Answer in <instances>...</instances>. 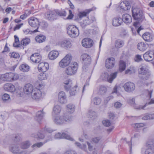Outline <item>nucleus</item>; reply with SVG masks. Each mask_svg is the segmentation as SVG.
I'll return each mask as SVG.
<instances>
[{
    "instance_id": "1",
    "label": "nucleus",
    "mask_w": 154,
    "mask_h": 154,
    "mask_svg": "<svg viewBox=\"0 0 154 154\" xmlns=\"http://www.w3.org/2000/svg\"><path fill=\"white\" fill-rule=\"evenodd\" d=\"M72 120V116L66 114L61 116H54L53 121L57 125H61L67 122H69Z\"/></svg>"
},
{
    "instance_id": "2",
    "label": "nucleus",
    "mask_w": 154,
    "mask_h": 154,
    "mask_svg": "<svg viewBox=\"0 0 154 154\" xmlns=\"http://www.w3.org/2000/svg\"><path fill=\"white\" fill-rule=\"evenodd\" d=\"M146 67L147 66L145 67L142 64L139 66L138 70L140 77L144 80H148L151 75L150 71Z\"/></svg>"
},
{
    "instance_id": "3",
    "label": "nucleus",
    "mask_w": 154,
    "mask_h": 154,
    "mask_svg": "<svg viewBox=\"0 0 154 154\" xmlns=\"http://www.w3.org/2000/svg\"><path fill=\"white\" fill-rule=\"evenodd\" d=\"M78 63L75 61L70 63L65 70L66 73L68 75H72L75 74L78 68Z\"/></svg>"
},
{
    "instance_id": "4",
    "label": "nucleus",
    "mask_w": 154,
    "mask_h": 154,
    "mask_svg": "<svg viewBox=\"0 0 154 154\" xmlns=\"http://www.w3.org/2000/svg\"><path fill=\"white\" fill-rule=\"evenodd\" d=\"M67 33L71 38H74L79 35V31L78 28L75 25H70L67 28Z\"/></svg>"
},
{
    "instance_id": "5",
    "label": "nucleus",
    "mask_w": 154,
    "mask_h": 154,
    "mask_svg": "<svg viewBox=\"0 0 154 154\" xmlns=\"http://www.w3.org/2000/svg\"><path fill=\"white\" fill-rule=\"evenodd\" d=\"M117 73V72H115L111 73L110 75H109L108 72H105L101 74L100 78L103 81H107L111 83L116 78Z\"/></svg>"
},
{
    "instance_id": "6",
    "label": "nucleus",
    "mask_w": 154,
    "mask_h": 154,
    "mask_svg": "<svg viewBox=\"0 0 154 154\" xmlns=\"http://www.w3.org/2000/svg\"><path fill=\"white\" fill-rule=\"evenodd\" d=\"M28 22L30 26L33 28H36V29L32 31L33 33L38 32V30L40 24L38 19L35 17H31L28 19Z\"/></svg>"
},
{
    "instance_id": "7",
    "label": "nucleus",
    "mask_w": 154,
    "mask_h": 154,
    "mask_svg": "<svg viewBox=\"0 0 154 154\" xmlns=\"http://www.w3.org/2000/svg\"><path fill=\"white\" fill-rule=\"evenodd\" d=\"M135 26L140 24L144 19V16L142 11L139 8H135Z\"/></svg>"
},
{
    "instance_id": "8",
    "label": "nucleus",
    "mask_w": 154,
    "mask_h": 154,
    "mask_svg": "<svg viewBox=\"0 0 154 154\" xmlns=\"http://www.w3.org/2000/svg\"><path fill=\"white\" fill-rule=\"evenodd\" d=\"M133 2L132 0H125L121 2L119 5L120 9L124 11L129 10Z\"/></svg>"
},
{
    "instance_id": "9",
    "label": "nucleus",
    "mask_w": 154,
    "mask_h": 154,
    "mask_svg": "<svg viewBox=\"0 0 154 154\" xmlns=\"http://www.w3.org/2000/svg\"><path fill=\"white\" fill-rule=\"evenodd\" d=\"M45 17L49 20L53 21L57 18V15L56 14V10L49 11L47 12Z\"/></svg>"
},
{
    "instance_id": "10",
    "label": "nucleus",
    "mask_w": 154,
    "mask_h": 154,
    "mask_svg": "<svg viewBox=\"0 0 154 154\" xmlns=\"http://www.w3.org/2000/svg\"><path fill=\"white\" fill-rule=\"evenodd\" d=\"M67 131L62 132L61 134L60 133H58L55 135L54 138L55 139H63L65 138L70 140L73 141V139L70 136L67 134Z\"/></svg>"
},
{
    "instance_id": "11",
    "label": "nucleus",
    "mask_w": 154,
    "mask_h": 154,
    "mask_svg": "<svg viewBox=\"0 0 154 154\" xmlns=\"http://www.w3.org/2000/svg\"><path fill=\"white\" fill-rule=\"evenodd\" d=\"M24 93L27 95H31L34 90L33 86L31 84L28 83L26 84L23 88Z\"/></svg>"
},
{
    "instance_id": "12",
    "label": "nucleus",
    "mask_w": 154,
    "mask_h": 154,
    "mask_svg": "<svg viewBox=\"0 0 154 154\" xmlns=\"http://www.w3.org/2000/svg\"><path fill=\"white\" fill-rule=\"evenodd\" d=\"M82 45L85 48H90L93 45V40L89 38H84L82 42Z\"/></svg>"
},
{
    "instance_id": "13",
    "label": "nucleus",
    "mask_w": 154,
    "mask_h": 154,
    "mask_svg": "<svg viewBox=\"0 0 154 154\" xmlns=\"http://www.w3.org/2000/svg\"><path fill=\"white\" fill-rule=\"evenodd\" d=\"M134 84L133 83L128 82L125 83L123 86L125 91L130 92L133 91L134 90Z\"/></svg>"
},
{
    "instance_id": "14",
    "label": "nucleus",
    "mask_w": 154,
    "mask_h": 154,
    "mask_svg": "<svg viewBox=\"0 0 154 154\" xmlns=\"http://www.w3.org/2000/svg\"><path fill=\"white\" fill-rule=\"evenodd\" d=\"M49 68L48 63L45 62H41L39 64L38 66V69L39 71L44 72L47 70Z\"/></svg>"
},
{
    "instance_id": "15",
    "label": "nucleus",
    "mask_w": 154,
    "mask_h": 154,
    "mask_svg": "<svg viewBox=\"0 0 154 154\" xmlns=\"http://www.w3.org/2000/svg\"><path fill=\"white\" fill-rule=\"evenodd\" d=\"M31 95L33 99L38 100L41 97L42 92L40 90L37 88H35Z\"/></svg>"
},
{
    "instance_id": "16",
    "label": "nucleus",
    "mask_w": 154,
    "mask_h": 154,
    "mask_svg": "<svg viewBox=\"0 0 154 154\" xmlns=\"http://www.w3.org/2000/svg\"><path fill=\"white\" fill-rule=\"evenodd\" d=\"M115 63V58H107L105 62V66L108 69H111L113 67Z\"/></svg>"
},
{
    "instance_id": "17",
    "label": "nucleus",
    "mask_w": 154,
    "mask_h": 154,
    "mask_svg": "<svg viewBox=\"0 0 154 154\" xmlns=\"http://www.w3.org/2000/svg\"><path fill=\"white\" fill-rule=\"evenodd\" d=\"M71 61L70 58H63L59 62V65L61 67L64 68L69 64Z\"/></svg>"
},
{
    "instance_id": "18",
    "label": "nucleus",
    "mask_w": 154,
    "mask_h": 154,
    "mask_svg": "<svg viewBox=\"0 0 154 154\" xmlns=\"http://www.w3.org/2000/svg\"><path fill=\"white\" fill-rule=\"evenodd\" d=\"M121 19L122 22L126 24H130L132 21L131 16L128 14H123Z\"/></svg>"
},
{
    "instance_id": "19",
    "label": "nucleus",
    "mask_w": 154,
    "mask_h": 154,
    "mask_svg": "<svg viewBox=\"0 0 154 154\" xmlns=\"http://www.w3.org/2000/svg\"><path fill=\"white\" fill-rule=\"evenodd\" d=\"M58 100L61 103H64L67 101L66 96L65 93L63 91H61L58 94Z\"/></svg>"
},
{
    "instance_id": "20",
    "label": "nucleus",
    "mask_w": 154,
    "mask_h": 154,
    "mask_svg": "<svg viewBox=\"0 0 154 154\" xmlns=\"http://www.w3.org/2000/svg\"><path fill=\"white\" fill-rule=\"evenodd\" d=\"M96 8L93 7L91 8L86 9L85 11L80 12L78 14L79 18L81 19L83 17L86 16L87 14H88L90 12L95 10Z\"/></svg>"
},
{
    "instance_id": "21",
    "label": "nucleus",
    "mask_w": 154,
    "mask_h": 154,
    "mask_svg": "<svg viewBox=\"0 0 154 154\" xmlns=\"http://www.w3.org/2000/svg\"><path fill=\"white\" fill-rule=\"evenodd\" d=\"M5 90L11 92H13L15 90V88L14 85L11 83H7L4 85Z\"/></svg>"
},
{
    "instance_id": "22",
    "label": "nucleus",
    "mask_w": 154,
    "mask_h": 154,
    "mask_svg": "<svg viewBox=\"0 0 154 154\" xmlns=\"http://www.w3.org/2000/svg\"><path fill=\"white\" fill-rule=\"evenodd\" d=\"M153 36L150 33L146 32L144 33L142 35V38L146 41L150 42L153 39Z\"/></svg>"
},
{
    "instance_id": "23",
    "label": "nucleus",
    "mask_w": 154,
    "mask_h": 154,
    "mask_svg": "<svg viewBox=\"0 0 154 154\" xmlns=\"http://www.w3.org/2000/svg\"><path fill=\"white\" fill-rule=\"evenodd\" d=\"M44 114L45 112H43V109L38 111L35 118V120L38 122L40 123L42 119Z\"/></svg>"
},
{
    "instance_id": "24",
    "label": "nucleus",
    "mask_w": 154,
    "mask_h": 154,
    "mask_svg": "<svg viewBox=\"0 0 154 154\" xmlns=\"http://www.w3.org/2000/svg\"><path fill=\"white\" fill-rule=\"evenodd\" d=\"M60 45L62 47L69 48L71 46L70 42L68 39H64L60 42Z\"/></svg>"
},
{
    "instance_id": "25",
    "label": "nucleus",
    "mask_w": 154,
    "mask_h": 154,
    "mask_svg": "<svg viewBox=\"0 0 154 154\" xmlns=\"http://www.w3.org/2000/svg\"><path fill=\"white\" fill-rule=\"evenodd\" d=\"M122 23V20L120 17H116L114 18L112 21V25L115 26H120Z\"/></svg>"
},
{
    "instance_id": "26",
    "label": "nucleus",
    "mask_w": 154,
    "mask_h": 154,
    "mask_svg": "<svg viewBox=\"0 0 154 154\" xmlns=\"http://www.w3.org/2000/svg\"><path fill=\"white\" fill-rule=\"evenodd\" d=\"M11 73H6L2 75L1 76V79L3 81H11L12 75Z\"/></svg>"
},
{
    "instance_id": "27",
    "label": "nucleus",
    "mask_w": 154,
    "mask_h": 154,
    "mask_svg": "<svg viewBox=\"0 0 154 154\" xmlns=\"http://www.w3.org/2000/svg\"><path fill=\"white\" fill-rule=\"evenodd\" d=\"M63 83L65 85L64 87L66 91H68L71 89V87L72 86V81L71 80H67L64 81Z\"/></svg>"
},
{
    "instance_id": "28",
    "label": "nucleus",
    "mask_w": 154,
    "mask_h": 154,
    "mask_svg": "<svg viewBox=\"0 0 154 154\" xmlns=\"http://www.w3.org/2000/svg\"><path fill=\"white\" fill-rule=\"evenodd\" d=\"M51 140V137L50 135H49L48 137V138L46 139L45 140L44 143H42V142H39V143H36L33 144L32 146V148H36L37 147L40 148L45 143L48 142V141H49Z\"/></svg>"
},
{
    "instance_id": "29",
    "label": "nucleus",
    "mask_w": 154,
    "mask_h": 154,
    "mask_svg": "<svg viewBox=\"0 0 154 154\" xmlns=\"http://www.w3.org/2000/svg\"><path fill=\"white\" fill-rule=\"evenodd\" d=\"M31 136L35 138L39 139H43L45 137L42 131H39L37 134H32Z\"/></svg>"
},
{
    "instance_id": "30",
    "label": "nucleus",
    "mask_w": 154,
    "mask_h": 154,
    "mask_svg": "<svg viewBox=\"0 0 154 154\" xmlns=\"http://www.w3.org/2000/svg\"><path fill=\"white\" fill-rule=\"evenodd\" d=\"M147 45L144 42H141L139 43L137 46V48L140 51H144L147 49Z\"/></svg>"
},
{
    "instance_id": "31",
    "label": "nucleus",
    "mask_w": 154,
    "mask_h": 154,
    "mask_svg": "<svg viewBox=\"0 0 154 154\" xmlns=\"http://www.w3.org/2000/svg\"><path fill=\"white\" fill-rule=\"evenodd\" d=\"M82 60L83 69H85L86 67L91 63V58H82Z\"/></svg>"
},
{
    "instance_id": "32",
    "label": "nucleus",
    "mask_w": 154,
    "mask_h": 154,
    "mask_svg": "<svg viewBox=\"0 0 154 154\" xmlns=\"http://www.w3.org/2000/svg\"><path fill=\"white\" fill-rule=\"evenodd\" d=\"M31 145L30 142L27 140L22 142L20 144V146L22 149H25L28 148Z\"/></svg>"
},
{
    "instance_id": "33",
    "label": "nucleus",
    "mask_w": 154,
    "mask_h": 154,
    "mask_svg": "<svg viewBox=\"0 0 154 154\" xmlns=\"http://www.w3.org/2000/svg\"><path fill=\"white\" fill-rule=\"evenodd\" d=\"M101 99L100 98L96 97L91 100V103L94 105H98L101 103Z\"/></svg>"
},
{
    "instance_id": "34",
    "label": "nucleus",
    "mask_w": 154,
    "mask_h": 154,
    "mask_svg": "<svg viewBox=\"0 0 154 154\" xmlns=\"http://www.w3.org/2000/svg\"><path fill=\"white\" fill-rule=\"evenodd\" d=\"M19 69L22 72H27L29 70V66L26 64H23L20 66Z\"/></svg>"
},
{
    "instance_id": "35",
    "label": "nucleus",
    "mask_w": 154,
    "mask_h": 154,
    "mask_svg": "<svg viewBox=\"0 0 154 154\" xmlns=\"http://www.w3.org/2000/svg\"><path fill=\"white\" fill-rule=\"evenodd\" d=\"M119 70L120 72H122L125 69L126 66V63L122 60H121L119 62Z\"/></svg>"
},
{
    "instance_id": "36",
    "label": "nucleus",
    "mask_w": 154,
    "mask_h": 154,
    "mask_svg": "<svg viewBox=\"0 0 154 154\" xmlns=\"http://www.w3.org/2000/svg\"><path fill=\"white\" fill-rule=\"evenodd\" d=\"M61 110V108L59 105H56L54 106L53 108V112H52V115L54 116L55 115L59 114Z\"/></svg>"
},
{
    "instance_id": "37",
    "label": "nucleus",
    "mask_w": 154,
    "mask_h": 154,
    "mask_svg": "<svg viewBox=\"0 0 154 154\" xmlns=\"http://www.w3.org/2000/svg\"><path fill=\"white\" fill-rule=\"evenodd\" d=\"M45 39V36L42 35H37L35 38L36 42L38 43H41L44 42Z\"/></svg>"
},
{
    "instance_id": "38",
    "label": "nucleus",
    "mask_w": 154,
    "mask_h": 154,
    "mask_svg": "<svg viewBox=\"0 0 154 154\" xmlns=\"http://www.w3.org/2000/svg\"><path fill=\"white\" fill-rule=\"evenodd\" d=\"M91 23V22L88 18L87 19L83 20L80 23V25L82 28H85L86 26L90 25Z\"/></svg>"
},
{
    "instance_id": "39",
    "label": "nucleus",
    "mask_w": 154,
    "mask_h": 154,
    "mask_svg": "<svg viewBox=\"0 0 154 154\" xmlns=\"http://www.w3.org/2000/svg\"><path fill=\"white\" fill-rule=\"evenodd\" d=\"M75 106L74 105L71 104H68L66 106V111L70 113H73L75 110Z\"/></svg>"
},
{
    "instance_id": "40",
    "label": "nucleus",
    "mask_w": 154,
    "mask_h": 154,
    "mask_svg": "<svg viewBox=\"0 0 154 154\" xmlns=\"http://www.w3.org/2000/svg\"><path fill=\"white\" fill-rule=\"evenodd\" d=\"M124 44L123 41L120 39L116 40L115 42V46L116 48H120L122 47Z\"/></svg>"
},
{
    "instance_id": "41",
    "label": "nucleus",
    "mask_w": 154,
    "mask_h": 154,
    "mask_svg": "<svg viewBox=\"0 0 154 154\" xmlns=\"http://www.w3.org/2000/svg\"><path fill=\"white\" fill-rule=\"evenodd\" d=\"M19 150V147L17 145L13 146L10 149V151L14 153H18L20 151Z\"/></svg>"
},
{
    "instance_id": "42",
    "label": "nucleus",
    "mask_w": 154,
    "mask_h": 154,
    "mask_svg": "<svg viewBox=\"0 0 154 154\" xmlns=\"http://www.w3.org/2000/svg\"><path fill=\"white\" fill-rule=\"evenodd\" d=\"M59 53L57 51H51L48 54L49 58H57Z\"/></svg>"
},
{
    "instance_id": "43",
    "label": "nucleus",
    "mask_w": 154,
    "mask_h": 154,
    "mask_svg": "<svg viewBox=\"0 0 154 154\" xmlns=\"http://www.w3.org/2000/svg\"><path fill=\"white\" fill-rule=\"evenodd\" d=\"M92 140L95 143H97L100 142H104L102 137L101 136L94 137L92 139Z\"/></svg>"
},
{
    "instance_id": "44",
    "label": "nucleus",
    "mask_w": 154,
    "mask_h": 154,
    "mask_svg": "<svg viewBox=\"0 0 154 154\" xmlns=\"http://www.w3.org/2000/svg\"><path fill=\"white\" fill-rule=\"evenodd\" d=\"M56 14L57 15V18L59 16L65 17L66 16V13L65 11H60L58 10H56Z\"/></svg>"
},
{
    "instance_id": "45",
    "label": "nucleus",
    "mask_w": 154,
    "mask_h": 154,
    "mask_svg": "<svg viewBox=\"0 0 154 154\" xmlns=\"http://www.w3.org/2000/svg\"><path fill=\"white\" fill-rule=\"evenodd\" d=\"M70 91L69 92L70 94V95L73 96L75 95L77 93V86L76 85L74 86V87L71 89Z\"/></svg>"
},
{
    "instance_id": "46",
    "label": "nucleus",
    "mask_w": 154,
    "mask_h": 154,
    "mask_svg": "<svg viewBox=\"0 0 154 154\" xmlns=\"http://www.w3.org/2000/svg\"><path fill=\"white\" fill-rule=\"evenodd\" d=\"M30 39L28 38L23 39L21 42V43L23 45H26L30 42Z\"/></svg>"
},
{
    "instance_id": "47",
    "label": "nucleus",
    "mask_w": 154,
    "mask_h": 154,
    "mask_svg": "<svg viewBox=\"0 0 154 154\" xmlns=\"http://www.w3.org/2000/svg\"><path fill=\"white\" fill-rule=\"evenodd\" d=\"M146 144L148 147H154V140L153 139L149 140L147 142Z\"/></svg>"
},
{
    "instance_id": "48",
    "label": "nucleus",
    "mask_w": 154,
    "mask_h": 154,
    "mask_svg": "<svg viewBox=\"0 0 154 154\" xmlns=\"http://www.w3.org/2000/svg\"><path fill=\"white\" fill-rule=\"evenodd\" d=\"M10 99V97L9 94H4L2 96V99L4 102H6Z\"/></svg>"
},
{
    "instance_id": "49",
    "label": "nucleus",
    "mask_w": 154,
    "mask_h": 154,
    "mask_svg": "<svg viewBox=\"0 0 154 154\" xmlns=\"http://www.w3.org/2000/svg\"><path fill=\"white\" fill-rule=\"evenodd\" d=\"M106 91V88L104 86H101L100 88L99 91V93L100 94H103L105 93Z\"/></svg>"
},
{
    "instance_id": "50",
    "label": "nucleus",
    "mask_w": 154,
    "mask_h": 154,
    "mask_svg": "<svg viewBox=\"0 0 154 154\" xmlns=\"http://www.w3.org/2000/svg\"><path fill=\"white\" fill-rule=\"evenodd\" d=\"M153 118V115L152 114H146L144 116L142 119L143 120H146L152 119Z\"/></svg>"
},
{
    "instance_id": "51",
    "label": "nucleus",
    "mask_w": 154,
    "mask_h": 154,
    "mask_svg": "<svg viewBox=\"0 0 154 154\" xmlns=\"http://www.w3.org/2000/svg\"><path fill=\"white\" fill-rule=\"evenodd\" d=\"M38 78L39 80H42L47 79L46 74L44 72L38 75Z\"/></svg>"
},
{
    "instance_id": "52",
    "label": "nucleus",
    "mask_w": 154,
    "mask_h": 154,
    "mask_svg": "<svg viewBox=\"0 0 154 154\" xmlns=\"http://www.w3.org/2000/svg\"><path fill=\"white\" fill-rule=\"evenodd\" d=\"M9 55L11 58H19L20 57L19 54L15 52L10 53Z\"/></svg>"
},
{
    "instance_id": "53",
    "label": "nucleus",
    "mask_w": 154,
    "mask_h": 154,
    "mask_svg": "<svg viewBox=\"0 0 154 154\" xmlns=\"http://www.w3.org/2000/svg\"><path fill=\"white\" fill-rule=\"evenodd\" d=\"M145 91L146 94L147 96L149 97V99H150L151 97L152 90H149L148 89H146Z\"/></svg>"
},
{
    "instance_id": "54",
    "label": "nucleus",
    "mask_w": 154,
    "mask_h": 154,
    "mask_svg": "<svg viewBox=\"0 0 154 154\" xmlns=\"http://www.w3.org/2000/svg\"><path fill=\"white\" fill-rule=\"evenodd\" d=\"M11 75H12L11 81L16 80L19 78L18 75L17 74L11 72Z\"/></svg>"
},
{
    "instance_id": "55",
    "label": "nucleus",
    "mask_w": 154,
    "mask_h": 154,
    "mask_svg": "<svg viewBox=\"0 0 154 154\" xmlns=\"http://www.w3.org/2000/svg\"><path fill=\"white\" fill-rule=\"evenodd\" d=\"M145 154H154V148L147 149L145 151Z\"/></svg>"
},
{
    "instance_id": "56",
    "label": "nucleus",
    "mask_w": 154,
    "mask_h": 154,
    "mask_svg": "<svg viewBox=\"0 0 154 154\" xmlns=\"http://www.w3.org/2000/svg\"><path fill=\"white\" fill-rule=\"evenodd\" d=\"M103 124L106 127H108L110 125L111 123L108 120H104L102 121Z\"/></svg>"
},
{
    "instance_id": "57",
    "label": "nucleus",
    "mask_w": 154,
    "mask_h": 154,
    "mask_svg": "<svg viewBox=\"0 0 154 154\" xmlns=\"http://www.w3.org/2000/svg\"><path fill=\"white\" fill-rule=\"evenodd\" d=\"M144 125L143 123H135V131L137 130V128H139V130H140V128L143 127Z\"/></svg>"
},
{
    "instance_id": "58",
    "label": "nucleus",
    "mask_w": 154,
    "mask_h": 154,
    "mask_svg": "<svg viewBox=\"0 0 154 154\" xmlns=\"http://www.w3.org/2000/svg\"><path fill=\"white\" fill-rule=\"evenodd\" d=\"M75 145L78 147L82 149H84L86 148V146L85 145H81L79 143L76 142L75 143Z\"/></svg>"
},
{
    "instance_id": "59",
    "label": "nucleus",
    "mask_w": 154,
    "mask_h": 154,
    "mask_svg": "<svg viewBox=\"0 0 154 154\" xmlns=\"http://www.w3.org/2000/svg\"><path fill=\"white\" fill-rule=\"evenodd\" d=\"M134 67L131 68V67L130 69H128L126 70L125 72V73L126 74H131L133 72H134Z\"/></svg>"
},
{
    "instance_id": "60",
    "label": "nucleus",
    "mask_w": 154,
    "mask_h": 154,
    "mask_svg": "<svg viewBox=\"0 0 154 154\" xmlns=\"http://www.w3.org/2000/svg\"><path fill=\"white\" fill-rule=\"evenodd\" d=\"M135 99L134 98H130L128 100V103L131 105H134L135 103Z\"/></svg>"
},
{
    "instance_id": "61",
    "label": "nucleus",
    "mask_w": 154,
    "mask_h": 154,
    "mask_svg": "<svg viewBox=\"0 0 154 154\" xmlns=\"http://www.w3.org/2000/svg\"><path fill=\"white\" fill-rule=\"evenodd\" d=\"M88 115L89 117L91 118L92 117H94V119L96 116V113L92 110H90L88 112Z\"/></svg>"
},
{
    "instance_id": "62",
    "label": "nucleus",
    "mask_w": 154,
    "mask_h": 154,
    "mask_svg": "<svg viewBox=\"0 0 154 154\" xmlns=\"http://www.w3.org/2000/svg\"><path fill=\"white\" fill-rule=\"evenodd\" d=\"M87 144L88 146V147L89 150L90 151H93L94 149L93 148V146L92 144L89 143V142H87Z\"/></svg>"
},
{
    "instance_id": "63",
    "label": "nucleus",
    "mask_w": 154,
    "mask_h": 154,
    "mask_svg": "<svg viewBox=\"0 0 154 154\" xmlns=\"http://www.w3.org/2000/svg\"><path fill=\"white\" fill-rule=\"evenodd\" d=\"M31 60L35 63H40L41 61V58H30Z\"/></svg>"
},
{
    "instance_id": "64",
    "label": "nucleus",
    "mask_w": 154,
    "mask_h": 154,
    "mask_svg": "<svg viewBox=\"0 0 154 154\" xmlns=\"http://www.w3.org/2000/svg\"><path fill=\"white\" fill-rule=\"evenodd\" d=\"M113 98V97L111 95L107 97L104 100V103L106 104H107L110 100L112 99Z\"/></svg>"
}]
</instances>
